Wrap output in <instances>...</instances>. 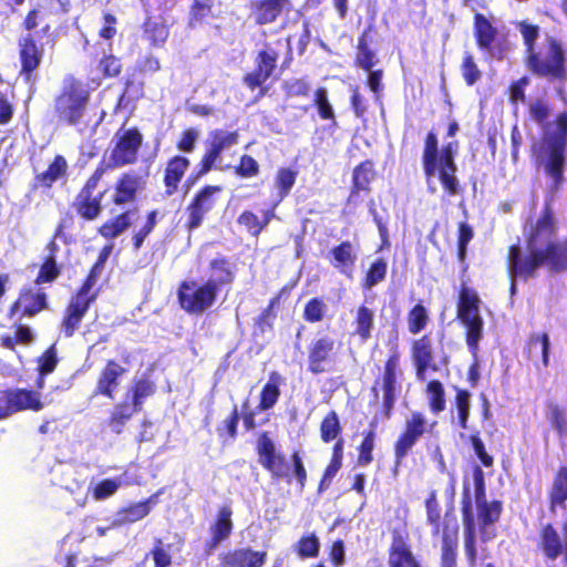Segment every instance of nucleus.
Wrapping results in <instances>:
<instances>
[{
	"label": "nucleus",
	"instance_id": "79ce46f5",
	"mask_svg": "<svg viewBox=\"0 0 567 567\" xmlns=\"http://www.w3.org/2000/svg\"><path fill=\"white\" fill-rule=\"evenodd\" d=\"M375 178L374 163L364 159L353 168L352 187L350 197L358 196L361 192L369 193L370 184Z\"/></svg>",
	"mask_w": 567,
	"mask_h": 567
},
{
	"label": "nucleus",
	"instance_id": "338daca9",
	"mask_svg": "<svg viewBox=\"0 0 567 567\" xmlns=\"http://www.w3.org/2000/svg\"><path fill=\"white\" fill-rule=\"evenodd\" d=\"M328 307L323 299L313 297L306 302L302 318L309 323L320 322L324 319Z\"/></svg>",
	"mask_w": 567,
	"mask_h": 567
},
{
	"label": "nucleus",
	"instance_id": "de8ad7c7",
	"mask_svg": "<svg viewBox=\"0 0 567 567\" xmlns=\"http://www.w3.org/2000/svg\"><path fill=\"white\" fill-rule=\"evenodd\" d=\"M549 347L548 333H532L526 341V357L528 360H533L539 352L542 364L544 368H547L549 364Z\"/></svg>",
	"mask_w": 567,
	"mask_h": 567
},
{
	"label": "nucleus",
	"instance_id": "393cba45",
	"mask_svg": "<svg viewBox=\"0 0 567 567\" xmlns=\"http://www.w3.org/2000/svg\"><path fill=\"white\" fill-rule=\"evenodd\" d=\"M48 308V295L44 291L34 288H23L10 306L8 316L10 318L18 316L20 320L33 318Z\"/></svg>",
	"mask_w": 567,
	"mask_h": 567
},
{
	"label": "nucleus",
	"instance_id": "4d7b16f0",
	"mask_svg": "<svg viewBox=\"0 0 567 567\" xmlns=\"http://www.w3.org/2000/svg\"><path fill=\"white\" fill-rule=\"evenodd\" d=\"M297 176H298V171L293 169L291 167H280L277 171V174L275 177V185L278 190L279 200H282L290 194L291 188L296 184Z\"/></svg>",
	"mask_w": 567,
	"mask_h": 567
},
{
	"label": "nucleus",
	"instance_id": "5fc2aeb1",
	"mask_svg": "<svg viewBox=\"0 0 567 567\" xmlns=\"http://www.w3.org/2000/svg\"><path fill=\"white\" fill-rule=\"evenodd\" d=\"M320 439L323 443H330L337 440L342 433V426L338 413L334 410L329 411L320 423Z\"/></svg>",
	"mask_w": 567,
	"mask_h": 567
},
{
	"label": "nucleus",
	"instance_id": "a211bd4d",
	"mask_svg": "<svg viewBox=\"0 0 567 567\" xmlns=\"http://www.w3.org/2000/svg\"><path fill=\"white\" fill-rule=\"evenodd\" d=\"M341 343L327 333H317L307 346V370L313 375L332 370Z\"/></svg>",
	"mask_w": 567,
	"mask_h": 567
},
{
	"label": "nucleus",
	"instance_id": "052dcab7",
	"mask_svg": "<svg viewBox=\"0 0 567 567\" xmlns=\"http://www.w3.org/2000/svg\"><path fill=\"white\" fill-rule=\"evenodd\" d=\"M313 106L318 110V115L323 121H329L336 124V113L332 104L330 103L328 91L326 87L320 86L313 93Z\"/></svg>",
	"mask_w": 567,
	"mask_h": 567
},
{
	"label": "nucleus",
	"instance_id": "f8f14e48",
	"mask_svg": "<svg viewBox=\"0 0 567 567\" xmlns=\"http://www.w3.org/2000/svg\"><path fill=\"white\" fill-rule=\"evenodd\" d=\"M481 298L478 292L466 286H460L456 300V318L464 327L465 339L476 342L484 337V320L481 316Z\"/></svg>",
	"mask_w": 567,
	"mask_h": 567
},
{
	"label": "nucleus",
	"instance_id": "c85d7f7f",
	"mask_svg": "<svg viewBox=\"0 0 567 567\" xmlns=\"http://www.w3.org/2000/svg\"><path fill=\"white\" fill-rule=\"evenodd\" d=\"M268 558L266 550H255L250 546L235 547L218 554V567H262Z\"/></svg>",
	"mask_w": 567,
	"mask_h": 567
},
{
	"label": "nucleus",
	"instance_id": "4c0bfd02",
	"mask_svg": "<svg viewBox=\"0 0 567 567\" xmlns=\"http://www.w3.org/2000/svg\"><path fill=\"white\" fill-rule=\"evenodd\" d=\"M68 162L63 155H55L48 168L39 174H35L31 188L50 189L54 183L64 177L68 172Z\"/></svg>",
	"mask_w": 567,
	"mask_h": 567
},
{
	"label": "nucleus",
	"instance_id": "c03bdc74",
	"mask_svg": "<svg viewBox=\"0 0 567 567\" xmlns=\"http://www.w3.org/2000/svg\"><path fill=\"white\" fill-rule=\"evenodd\" d=\"M156 392L155 383L147 377L134 379L128 388L127 395H131L130 404L137 411L143 410L144 401Z\"/></svg>",
	"mask_w": 567,
	"mask_h": 567
},
{
	"label": "nucleus",
	"instance_id": "412c9836",
	"mask_svg": "<svg viewBox=\"0 0 567 567\" xmlns=\"http://www.w3.org/2000/svg\"><path fill=\"white\" fill-rule=\"evenodd\" d=\"M44 408L41 393L27 388H9L0 390V412L7 419L22 411L38 412Z\"/></svg>",
	"mask_w": 567,
	"mask_h": 567
},
{
	"label": "nucleus",
	"instance_id": "f704fd0d",
	"mask_svg": "<svg viewBox=\"0 0 567 567\" xmlns=\"http://www.w3.org/2000/svg\"><path fill=\"white\" fill-rule=\"evenodd\" d=\"M208 269L212 272V277L207 280L214 282L219 290L234 284L236 267L226 256L219 255L213 258L209 261Z\"/></svg>",
	"mask_w": 567,
	"mask_h": 567
},
{
	"label": "nucleus",
	"instance_id": "dca6fc26",
	"mask_svg": "<svg viewBox=\"0 0 567 567\" xmlns=\"http://www.w3.org/2000/svg\"><path fill=\"white\" fill-rule=\"evenodd\" d=\"M258 463L274 481L291 483L290 464L286 455L279 452L269 432H261L256 441Z\"/></svg>",
	"mask_w": 567,
	"mask_h": 567
},
{
	"label": "nucleus",
	"instance_id": "20e7f679",
	"mask_svg": "<svg viewBox=\"0 0 567 567\" xmlns=\"http://www.w3.org/2000/svg\"><path fill=\"white\" fill-rule=\"evenodd\" d=\"M458 142L452 141L439 147V137L434 130L426 133L422 152V167L426 178L436 176L444 193L450 196L461 194L462 186L457 177L455 156Z\"/></svg>",
	"mask_w": 567,
	"mask_h": 567
},
{
	"label": "nucleus",
	"instance_id": "f3484780",
	"mask_svg": "<svg viewBox=\"0 0 567 567\" xmlns=\"http://www.w3.org/2000/svg\"><path fill=\"white\" fill-rule=\"evenodd\" d=\"M388 567H422L413 551L411 533L405 522L389 527Z\"/></svg>",
	"mask_w": 567,
	"mask_h": 567
},
{
	"label": "nucleus",
	"instance_id": "ddd939ff",
	"mask_svg": "<svg viewBox=\"0 0 567 567\" xmlns=\"http://www.w3.org/2000/svg\"><path fill=\"white\" fill-rule=\"evenodd\" d=\"M105 173L106 167H104V162H101L94 172L87 177L71 203V208L84 221H93L97 219L103 212L102 199L104 192L99 193L97 195H94V192Z\"/></svg>",
	"mask_w": 567,
	"mask_h": 567
},
{
	"label": "nucleus",
	"instance_id": "e2e57ef3",
	"mask_svg": "<svg viewBox=\"0 0 567 567\" xmlns=\"http://www.w3.org/2000/svg\"><path fill=\"white\" fill-rule=\"evenodd\" d=\"M296 554L305 558H316L320 551V542L316 534L302 535L295 545Z\"/></svg>",
	"mask_w": 567,
	"mask_h": 567
},
{
	"label": "nucleus",
	"instance_id": "4468645a",
	"mask_svg": "<svg viewBox=\"0 0 567 567\" xmlns=\"http://www.w3.org/2000/svg\"><path fill=\"white\" fill-rule=\"evenodd\" d=\"M280 54L271 43L265 42L264 47L256 52L252 69L245 73L243 83L250 90H258V96H265L269 87L266 82L275 74L278 68Z\"/></svg>",
	"mask_w": 567,
	"mask_h": 567
},
{
	"label": "nucleus",
	"instance_id": "c9c22d12",
	"mask_svg": "<svg viewBox=\"0 0 567 567\" xmlns=\"http://www.w3.org/2000/svg\"><path fill=\"white\" fill-rule=\"evenodd\" d=\"M154 503H156V495H152L145 501L132 503L120 508L112 526L120 527L142 520L151 513V504Z\"/></svg>",
	"mask_w": 567,
	"mask_h": 567
},
{
	"label": "nucleus",
	"instance_id": "f03ea898",
	"mask_svg": "<svg viewBox=\"0 0 567 567\" xmlns=\"http://www.w3.org/2000/svg\"><path fill=\"white\" fill-rule=\"evenodd\" d=\"M474 481V502L470 488L464 485L461 499V514L463 528L466 534V546L474 551L475 532H478L482 540L494 539L497 535L496 523L501 519L504 511L503 502L499 499L488 501L486 497L485 475L483 470L475 465L472 470Z\"/></svg>",
	"mask_w": 567,
	"mask_h": 567
},
{
	"label": "nucleus",
	"instance_id": "680f3d73",
	"mask_svg": "<svg viewBox=\"0 0 567 567\" xmlns=\"http://www.w3.org/2000/svg\"><path fill=\"white\" fill-rule=\"evenodd\" d=\"M61 271L62 268L58 264L56 259H53L52 257H44L34 279V284L38 286L43 284H52L60 277Z\"/></svg>",
	"mask_w": 567,
	"mask_h": 567
},
{
	"label": "nucleus",
	"instance_id": "864d4df0",
	"mask_svg": "<svg viewBox=\"0 0 567 567\" xmlns=\"http://www.w3.org/2000/svg\"><path fill=\"white\" fill-rule=\"evenodd\" d=\"M463 537H464V554L467 561L468 567H476L478 561H483L485 559L491 558L492 554L486 544L491 539L482 540V538L478 535V532H475V544H474V554L471 548H468V545L466 546V534L463 529Z\"/></svg>",
	"mask_w": 567,
	"mask_h": 567
},
{
	"label": "nucleus",
	"instance_id": "bf43d9fd",
	"mask_svg": "<svg viewBox=\"0 0 567 567\" xmlns=\"http://www.w3.org/2000/svg\"><path fill=\"white\" fill-rule=\"evenodd\" d=\"M454 403L457 410V424L460 429L466 430L471 411V393L466 389L455 388Z\"/></svg>",
	"mask_w": 567,
	"mask_h": 567
},
{
	"label": "nucleus",
	"instance_id": "69168bd1",
	"mask_svg": "<svg viewBox=\"0 0 567 567\" xmlns=\"http://www.w3.org/2000/svg\"><path fill=\"white\" fill-rule=\"evenodd\" d=\"M172 544L165 545L162 538H154L153 547L146 555L152 556L154 567H169L173 563V556L171 554Z\"/></svg>",
	"mask_w": 567,
	"mask_h": 567
},
{
	"label": "nucleus",
	"instance_id": "7c9ffc66",
	"mask_svg": "<svg viewBox=\"0 0 567 567\" xmlns=\"http://www.w3.org/2000/svg\"><path fill=\"white\" fill-rule=\"evenodd\" d=\"M329 264L338 272L351 279L358 259L357 250L349 240H343L333 246L327 256Z\"/></svg>",
	"mask_w": 567,
	"mask_h": 567
},
{
	"label": "nucleus",
	"instance_id": "a18cd8bd",
	"mask_svg": "<svg viewBox=\"0 0 567 567\" xmlns=\"http://www.w3.org/2000/svg\"><path fill=\"white\" fill-rule=\"evenodd\" d=\"M371 31L372 27L369 25L358 38L354 64L364 71H370L378 63V58L374 51L369 47V38Z\"/></svg>",
	"mask_w": 567,
	"mask_h": 567
},
{
	"label": "nucleus",
	"instance_id": "ea45409f",
	"mask_svg": "<svg viewBox=\"0 0 567 567\" xmlns=\"http://www.w3.org/2000/svg\"><path fill=\"white\" fill-rule=\"evenodd\" d=\"M275 217L274 209H266L261 217L249 209L243 210L237 217V224L245 228L252 237H258Z\"/></svg>",
	"mask_w": 567,
	"mask_h": 567
},
{
	"label": "nucleus",
	"instance_id": "473e14b6",
	"mask_svg": "<svg viewBox=\"0 0 567 567\" xmlns=\"http://www.w3.org/2000/svg\"><path fill=\"white\" fill-rule=\"evenodd\" d=\"M284 384L285 378L278 371H270L267 382L260 390L257 410L260 412L271 410L280 399Z\"/></svg>",
	"mask_w": 567,
	"mask_h": 567
},
{
	"label": "nucleus",
	"instance_id": "3c124183",
	"mask_svg": "<svg viewBox=\"0 0 567 567\" xmlns=\"http://www.w3.org/2000/svg\"><path fill=\"white\" fill-rule=\"evenodd\" d=\"M406 321L409 332L414 336L419 334L430 322V311L422 301H420L408 311Z\"/></svg>",
	"mask_w": 567,
	"mask_h": 567
},
{
	"label": "nucleus",
	"instance_id": "c756f323",
	"mask_svg": "<svg viewBox=\"0 0 567 567\" xmlns=\"http://www.w3.org/2000/svg\"><path fill=\"white\" fill-rule=\"evenodd\" d=\"M411 359L416 377L423 379L426 371H437L434 359V347L431 334L425 333L411 342Z\"/></svg>",
	"mask_w": 567,
	"mask_h": 567
},
{
	"label": "nucleus",
	"instance_id": "0eeeda50",
	"mask_svg": "<svg viewBox=\"0 0 567 567\" xmlns=\"http://www.w3.org/2000/svg\"><path fill=\"white\" fill-rule=\"evenodd\" d=\"M426 522L432 537L440 538V567H457L458 525L446 513L441 515L437 492L432 489L425 499Z\"/></svg>",
	"mask_w": 567,
	"mask_h": 567
},
{
	"label": "nucleus",
	"instance_id": "5701e85b",
	"mask_svg": "<svg viewBox=\"0 0 567 567\" xmlns=\"http://www.w3.org/2000/svg\"><path fill=\"white\" fill-rule=\"evenodd\" d=\"M473 34L481 52L488 58L503 59L505 48L498 41V29L481 12H476L473 17Z\"/></svg>",
	"mask_w": 567,
	"mask_h": 567
},
{
	"label": "nucleus",
	"instance_id": "7ed1b4c3",
	"mask_svg": "<svg viewBox=\"0 0 567 567\" xmlns=\"http://www.w3.org/2000/svg\"><path fill=\"white\" fill-rule=\"evenodd\" d=\"M518 29L525 45L524 64L526 69L537 78L548 81H566L567 58L561 42L554 35L546 34L538 43L540 29L527 21L519 22Z\"/></svg>",
	"mask_w": 567,
	"mask_h": 567
},
{
	"label": "nucleus",
	"instance_id": "bb28decb",
	"mask_svg": "<svg viewBox=\"0 0 567 567\" xmlns=\"http://www.w3.org/2000/svg\"><path fill=\"white\" fill-rule=\"evenodd\" d=\"M250 17L256 25L275 23L282 14L293 11L292 0H252L249 3Z\"/></svg>",
	"mask_w": 567,
	"mask_h": 567
},
{
	"label": "nucleus",
	"instance_id": "b1692460",
	"mask_svg": "<svg viewBox=\"0 0 567 567\" xmlns=\"http://www.w3.org/2000/svg\"><path fill=\"white\" fill-rule=\"evenodd\" d=\"M563 536L553 523L543 524L538 532L537 547L544 558L550 561L564 556L567 561V519L561 526Z\"/></svg>",
	"mask_w": 567,
	"mask_h": 567
},
{
	"label": "nucleus",
	"instance_id": "f257e3e1",
	"mask_svg": "<svg viewBox=\"0 0 567 567\" xmlns=\"http://www.w3.org/2000/svg\"><path fill=\"white\" fill-rule=\"evenodd\" d=\"M558 223L553 196L546 198L535 220L524 228L525 251L518 244L508 247L506 265L512 278L527 281L544 268L551 275L567 272V236L556 237Z\"/></svg>",
	"mask_w": 567,
	"mask_h": 567
},
{
	"label": "nucleus",
	"instance_id": "58836bf2",
	"mask_svg": "<svg viewBox=\"0 0 567 567\" xmlns=\"http://www.w3.org/2000/svg\"><path fill=\"white\" fill-rule=\"evenodd\" d=\"M549 511L566 508L567 502V466L561 465L553 476L551 485L547 493Z\"/></svg>",
	"mask_w": 567,
	"mask_h": 567
},
{
	"label": "nucleus",
	"instance_id": "774afa93",
	"mask_svg": "<svg viewBox=\"0 0 567 567\" xmlns=\"http://www.w3.org/2000/svg\"><path fill=\"white\" fill-rule=\"evenodd\" d=\"M547 408V419L550 425L559 435H567V414L565 409L553 402H549Z\"/></svg>",
	"mask_w": 567,
	"mask_h": 567
},
{
	"label": "nucleus",
	"instance_id": "a19ab883",
	"mask_svg": "<svg viewBox=\"0 0 567 567\" xmlns=\"http://www.w3.org/2000/svg\"><path fill=\"white\" fill-rule=\"evenodd\" d=\"M374 311L365 305H360L357 308L352 326L353 336L359 338L361 343H365L372 337L374 330Z\"/></svg>",
	"mask_w": 567,
	"mask_h": 567
},
{
	"label": "nucleus",
	"instance_id": "6e6552de",
	"mask_svg": "<svg viewBox=\"0 0 567 567\" xmlns=\"http://www.w3.org/2000/svg\"><path fill=\"white\" fill-rule=\"evenodd\" d=\"M104 267L94 262L81 286L71 296L61 320V332L64 338H71L80 329L83 318L90 307L96 301L99 290L94 289Z\"/></svg>",
	"mask_w": 567,
	"mask_h": 567
},
{
	"label": "nucleus",
	"instance_id": "39448f33",
	"mask_svg": "<svg viewBox=\"0 0 567 567\" xmlns=\"http://www.w3.org/2000/svg\"><path fill=\"white\" fill-rule=\"evenodd\" d=\"M554 127L546 125L540 138L544 154V171L551 179V192H558L565 183L567 166V111L555 115Z\"/></svg>",
	"mask_w": 567,
	"mask_h": 567
},
{
	"label": "nucleus",
	"instance_id": "cd10ccee",
	"mask_svg": "<svg viewBox=\"0 0 567 567\" xmlns=\"http://www.w3.org/2000/svg\"><path fill=\"white\" fill-rule=\"evenodd\" d=\"M145 179L135 172H124L115 181L111 202L116 207L134 203L145 188Z\"/></svg>",
	"mask_w": 567,
	"mask_h": 567
},
{
	"label": "nucleus",
	"instance_id": "aec40b11",
	"mask_svg": "<svg viewBox=\"0 0 567 567\" xmlns=\"http://www.w3.org/2000/svg\"><path fill=\"white\" fill-rule=\"evenodd\" d=\"M223 187L219 185H205L199 188L186 206V220L184 228L192 233L199 228L208 213L218 204Z\"/></svg>",
	"mask_w": 567,
	"mask_h": 567
},
{
	"label": "nucleus",
	"instance_id": "6ab92c4d",
	"mask_svg": "<svg viewBox=\"0 0 567 567\" xmlns=\"http://www.w3.org/2000/svg\"><path fill=\"white\" fill-rule=\"evenodd\" d=\"M142 144L143 135L137 127L118 130L114 136V146L111 150L109 163H104L106 172L112 168L135 164Z\"/></svg>",
	"mask_w": 567,
	"mask_h": 567
},
{
	"label": "nucleus",
	"instance_id": "9b49d317",
	"mask_svg": "<svg viewBox=\"0 0 567 567\" xmlns=\"http://www.w3.org/2000/svg\"><path fill=\"white\" fill-rule=\"evenodd\" d=\"M219 292L214 282L188 279L178 284L176 295L182 310L188 315L200 316L217 302Z\"/></svg>",
	"mask_w": 567,
	"mask_h": 567
},
{
	"label": "nucleus",
	"instance_id": "603ef678",
	"mask_svg": "<svg viewBox=\"0 0 567 567\" xmlns=\"http://www.w3.org/2000/svg\"><path fill=\"white\" fill-rule=\"evenodd\" d=\"M388 274V262L383 257L375 258L368 267L361 281L363 289H371L385 280Z\"/></svg>",
	"mask_w": 567,
	"mask_h": 567
},
{
	"label": "nucleus",
	"instance_id": "37998d69",
	"mask_svg": "<svg viewBox=\"0 0 567 567\" xmlns=\"http://www.w3.org/2000/svg\"><path fill=\"white\" fill-rule=\"evenodd\" d=\"M138 412L127 400H123L113 406L106 420V425L112 433L120 435L124 432L127 422Z\"/></svg>",
	"mask_w": 567,
	"mask_h": 567
},
{
	"label": "nucleus",
	"instance_id": "09e8293b",
	"mask_svg": "<svg viewBox=\"0 0 567 567\" xmlns=\"http://www.w3.org/2000/svg\"><path fill=\"white\" fill-rule=\"evenodd\" d=\"M145 83L141 80L127 76L123 83V90L118 96L117 106H133L137 101L145 96Z\"/></svg>",
	"mask_w": 567,
	"mask_h": 567
},
{
	"label": "nucleus",
	"instance_id": "8fccbe9b",
	"mask_svg": "<svg viewBox=\"0 0 567 567\" xmlns=\"http://www.w3.org/2000/svg\"><path fill=\"white\" fill-rule=\"evenodd\" d=\"M377 422L370 423V429L362 433V441L357 447L358 458L357 462L360 466H368L373 462V451L375 447L377 439Z\"/></svg>",
	"mask_w": 567,
	"mask_h": 567
},
{
	"label": "nucleus",
	"instance_id": "0e129e2a",
	"mask_svg": "<svg viewBox=\"0 0 567 567\" xmlns=\"http://www.w3.org/2000/svg\"><path fill=\"white\" fill-rule=\"evenodd\" d=\"M144 35L152 45L159 47L166 41L168 29L159 21L147 19L144 22Z\"/></svg>",
	"mask_w": 567,
	"mask_h": 567
},
{
	"label": "nucleus",
	"instance_id": "6e6d98bb",
	"mask_svg": "<svg viewBox=\"0 0 567 567\" xmlns=\"http://www.w3.org/2000/svg\"><path fill=\"white\" fill-rule=\"evenodd\" d=\"M157 220H158V210L157 209H152L146 213L144 224L140 227L138 230L134 231L132 235V246H133L134 250L137 251L143 247L145 239L155 229V227L157 225Z\"/></svg>",
	"mask_w": 567,
	"mask_h": 567
},
{
	"label": "nucleus",
	"instance_id": "2eb2a0df",
	"mask_svg": "<svg viewBox=\"0 0 567 567\" xmlns=\"http://www.w3.org/2000/svg\"><path fill=\"white\" fill-rule=\"evenodd\" d=\"M435 425L427 423L425 415L420 411H413L404 421L403 427L393 443L394 466L402 465L406 456L412 452L417 442Z\"/></svg>",
	"mask_w": 567,
	"mask_h": 567
},
{
	"label": "nucleus",
	"instance_id": "a878e982",
	"mask_svg": "<svg viewBox=\"0 0 567 567\" xmlns=\"http://www.w3.org/2000/svg\"><path fill=\"white\" fill-rule=\"evenodd\" d=\"M126 372V368L121 365L116 360H106L97 374L93 391L94 396H104L109 400H114Z\"/></svg>",
	"mask_w": 567,
	"mask_h": 567
},
{
	"label": "nucleus",
	"instance_id": "72a5a7b5",
	"mask_svg": "<svg viewBox=\"0 0 567 567\" xmlns=\"http://www.w3.org/2000/svg\"><path fill=\"white\" fill-rule=\"evenodd\" d=\"M138 213L137 207L125 209L112 218L105 220L97 229V233L105 239H114L128 229Z\"/></svg>",
	"mask_w": 567,
	"mask_h": 567
},
{
	"label": "nucleus",
	"instance_id": "49530a36",
	"mask_svg": "<svg viewBox=\"0 0 567 567\" xmlns=\"http://www.w3.org/2000/svg\"><path fill=\"white\" fill-rule=\"evenodd\" d=\"M233 509L229 505L220 506L217 511V514L209 525L208 533L209 535H215L227 542L234 530L233 523Z\"/></svg>",
	"mask_w": 567,
	"mask_h": 567
},
{
	"label": "nucleus",
	"instance_id": "2f4dec72",
	"mask_svg": "<svg viewBox=\"0 0 567 567\" xmlns=\"http://www.w3.org/2000/svg\"><path fill=\"white\" fill-rule=\"evenodd\" d=\"M189 165V158L183 155H175L166 162L163 175L166 196H172L177 193L179 184Z\"/></svg>",
	"mask_w": 567,
	"mask_h": 567
},
{
	"label": "nucleus",
	"instance_id": "1a4fd4ad",
	"mask_svg": "<svg viewBox=\"0 0 567 567\" xmlns=\"http://www.w3.org/2000/svg\"><path fill=\"white\" fill-rule=\"evenodd\" d=\"M39 32L25 33L18 39V54H19V76L24 82L34 80V74L40 68L44 58V48L49 45L53 49L56 43V35L51 31V25L45 24Z\"/></svg>",
	"mask_w": 567,
	"mask_h": 567
},
{
	"label": "nucleus",
	"instance_id": "13d9d810",
	"mask_svg": "<svg viewBox=\"0 0 567 567\" xmlns=\"http://www.w3.org/2000/svg\"><path fill=\"white\" fill-rule=\"evenodd\" d=\"M429 408L432 413L439 414L446 408L445 391L440 380H431L426 384Z\"/></svg>",
	"mask_w": 567,
	"mask_h": 567
},
{
	"label": "nucleus",
	"instance_id": "4be33fe9",
	"mask_svg": "<svg viewBox=\"0 0 567 567\" xmlns=\"http://www.w3.org/2000/svg\"><path fill=\"white\" fill-rule=\"evenodd\" d=\"M399 363L400 354L398 350H394L384 362L382 375L374 380L371 388L374 396L378 398V385L381 386L383 392V415L385 419H390L392 416L395 405Z\"/></svg>",
	"mask_w": 567,
	"mask_h": 567
},
{
	"label": "nucleus",
	"instance_id": "9d476101",
	"mask_svg": "<svg viewBox=\"0 0 567 567\" xmlns=\"http://www.w3.org/2000/svg\"><path fill=\"white\" fill-rule=\"evenodd\" d=\"M239 142L238 131L214 130L209 132L205 144V151L199 162L186 179L188 187L195 185L200 178L216 167L225 150L237 145Z\"/></svg>",
	"mask_w": 567,
	"mask_h": 567
},
{
	"label": "nucleus",
	"instance_id": "423d86ee",
	"mask_svg": "<svg viewBox=\"0 0 567 567\" xmlns=\"http://www.w3.org/2000/svg\"><path fill=\"white\" fill-rule=\"evenodd\" d=\"M91 102V90L84 81L72 74L63 79L59 93L53 99L52 112L56 123L79 126L84 123Z\"/></svg>",
	"mask_w": 567,
	"mask_h": 567
},
{
	"label": "nucleus",
	"instance_id": "e433bc0d",
	"mask_svg": "<svg viewBox=\"0 0 567 567\" xmlns=\"http://www.w3.org/2000/svg\"><path fill=\"white\" fill-rule=\"evenodd\" d=\"M68 162L63 155H55L48 168L39 174H35L31 188L50 189L54 183L64 177L68 172Z\"/></svg>",
	"mask_w": 567,
	"mask_h": 567
}]
</instances>
